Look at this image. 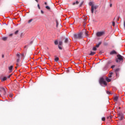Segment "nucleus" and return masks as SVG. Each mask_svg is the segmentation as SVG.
<instances>
[{
	"label": "nucleus",
	"mask_w": 125,
	"mask_h": 125,
	"mask_svg": "<svg viewBox=\"0 0 125 125\" xmlns=\"http://www.w3.org/2000/svg\"><path fill=\"white\" fill-rule=\"evenodd\" d=\"M2 40V41H6L7 40V37H3Z\"/></svg>",
	"instance_id": "nucleus-18"
},
{
	"label": "nucleus",
	"mask_w": 125,
	"mask_h": 125,
	"mask_svg": "<svg viewBox=\"0 0 125 125\" xmlns=\"http://www.w3.org/2000/svg\"><path fill=\"white\" fill-rule=\"evenodd\" d=\"M37 6H38L39 9H41V7L40 6V4H38L37 5Z\"/></svg>",
	"instance_id": "nucleus-36"
},
{
	"label": "nucleus",
	"mask_w": 125,
	"mask_h": 125,
	"mask_svg": "<svg viewBox=\"0 0 125 125\" xmlns=\"http://www.w3.org/2000/svg\"><path fill=\"white\" fill-rule=\"evenodd\" d=\"M67 73H69V69L67 70Z\"/></svg>",
	"instance_id": "nucleus-54"
},
{
	"label": "nucleus",
	"mask_w": 125,
	"mask_h": 125,
	"mask_svg": "<svg viewBox=\"0 0 125 125\" xmlns=\"http://www.w3.org/2000/svg\"><path fill=\"white\" fill-rule=\"evenodd\" d=\"M118 117L119 121H123V120H124V118H125L124 116V114H123L122 113H119Z\"/></svg>",
	"instance_id": "nucleus-5"
},
{
	"label": "nucleus",
	"mask_w": 125,
	"mask_h": 125,
	"mask_svg": "<svg viewBox=\"0 0 125 125\" xmlns=\"http://www.w3.org/2000/svg\"><path fill=\"white\" fill-rule=\"evenodd\" d=\"M58 47H59V49H60L61 50H62V48L61 46L59 45Z\"/></svg>",
	"instance_id": "nucleus-34"
},
{
	"label": "nucleus",
	"mask_w": 125,
	"mask_h": 125,
	"mask_svg": "<svg viewBox=\"0 0 125 125\" xmlns=\"http://www.w3.org/2000/svg\"><path fill=\"white\" fill-rule=\"evenodd\" d=\"M104 35H105L104 31L98 32L96 33L97 37H102Z\"/></svg>",
	"instance_id": "nucleus-4"
},
{
	"label": "nucleus",
	"mask_w": 125,
	"mask_h": 125,
	"mask_svg": "<svg viewBox=\"0 0 125 125\" xmlns=\"http://www.w3.org/2000/svg\"><path fill=\"white\" fill-rule=\"evenodd\" d=\"M68 42H69V40L68 39V38H65L64 39L65 43H67Z\"/></svg>",
	"instance_id": "nucleus-15"
},
{
	"label": "nucleus",
	"mask_w": 125,
	"mask_h": 125,
	"mask_svg": "<svg viewBox=\"0 0 125 125\" xmlns=\"http://www.w3.org/2000/svg\"><path fill=\"white\" fill-rule=\"evenodd\" d=\"M110 7H112V4H110Z\"/></svg>",
	"instance_id": "nucleus-52"
},
{
	"label": "nucleus",
	"mask_w": 125,
	"mask_h": 125,
	"mask_svg": "<svg viewBox=\"0 0 125 125\" xmlns=\"http://www.w3.org/2000/svg\"><path fill=\"white\" fill-rule=\"evenodd\" d=\"M112 76H113V72H110L108 74L109 78H112Z\"/></svg>",
	"instance_id": "nucleus-14"
},
{
	"label": "nucleus",
	"mask_w": 125,
	"mask_h": 125,
	"mask_svg": "<svg viewBox=\"0 0 125 125\" xmlns=\"http://www.w3.org/2000/svg\"><path fill=\"white\" fill-rule=\"evenodd\" d=\"M24 47L26 48V46Z\"/></svg>",
	"instance_id": "nucleus-58"
},
{
	"label": "nucleus",
	"mask_w": 125,
	"mask_h": 125,
	"mask_svg": "<svg viewBox=\"0 0 125 125\" xmlns=\"http://www.w3.org/2000/svg\"><path fill=\"white\" fill-rule=\"evenodd\" d=\"M107 94H111V92H110L109 91H106Z\"/></svg>",
	"instance_id": "nucleus-35"
},
{
	"label": "nucleus",
	"mask_w": 125,
	"mask_h": 125,
	"mask_svg": "<svg viewBox=\"0 0 125 125\" xmlns=\"http://www.w3.org/2000/svg\"><path fill=\"white\" fill-rule=\"evenodd\" d=\"M17 65L18 66V63H17Z\"/></svg>",
	"instance_id": "nucleus-57"
},
{
	"label": "nucleus",
	"mask_w": 125,
	"mask_h": 125,
	"mask_svg": "<svg viewBox=\"0 0 125 125\" xmlns=\"http://www.w3.org/2000/svg\"><path fill=\"white\" fill-rule=\"evenodd\" d=\"M18 34H19V30H17V31L15 32V35H18Z\"/></svg>",
	"instance_id": "nucleus-22"
},
{
	"label": "nucleus",
	"mask_w": 125,
	"mask_h": 125,
	"mask_svg": "<svg viewBox=\"0 0 125 125\" xmlns=\"http://www.w3.org/2000/svg\"><path fill=\"white\" fill-rule=\"evenodd\" d=\"M95 54V52L91 51V53L89 54V55H91V56H93Z\"/></svg>",
	"instance_id": "nucleus-10"
},
{
	"label": "nucleus",
	"mask_w": 125,
	"mask_h": 125,
	"mask_svg": "<svg viewBox=\"0 0 125 125\" xmlns=\"http://www.w3.org/2000/svg\"><path fill=\"white\" fill-rule=\"evenodd\" d=\"M97 50V48H96V47H94L93 48V50H94V51H95Z\"/></svg>",
	"instance_id": "nucleus-26"
},
{
	"label": "nucleus",
	"mask_w": 125,
	"mask_h": 125,
	"mask_svg": "<svg viewBox=\"0 0 125 125\" xmlns=\"http://www.w3.org/2000/svg\"><path fill=\"white\" fill-rule=\"evenodd\" d=\"M19 35H20L21 38H22V36H23V33L20 32V33H19Z\"/></svg>",
	"instance_id": "nucleus-25"
},
{
	"label": "nucleus",
	"mask_w": 125,
	"mask_h": 125,
	"mask_svg": "<svg viewBox=\"0 0 125 125\" xmlns=\"http://www.w3.org/2000/svg\"><path fill=\"white\" fill-rule=\"evenodd\" d=\"M76 4H79V1H76V2H74L72 3L73 5H76Z\"/></svg>",
	"instance_id": "nucleus-12"
},
{
	"label": "nucleus",
	"mask_w": 125,
	"mask_h": 125,
	"mask_svg": "<svg viewBox=\"0 0 125 125\" xmlns=\"http://www.w3.org/2000/svg\"><path fill=\"white\" fill-rule=\"evenodd\" d=\"M111 68H112V69H114V68H115V65H112Z\"/></svg>",
	"instance_id": "nucleus-40"
},
{
	"label": "nucleus",
	"mask_w": 125,
	"mask_h": 125,
	"mask_svg": "<svg viewBox=\"0 0 125 125\" xmlns=\"http://www.w3.org/2000/svg\"><path fill=\"white\" fill-rule=\"evenodd\" d=\"M21 58H24V53L21 54Z\"/></svg>",
	"instance_id": "nucleus-28"
},
{
	"label": "nucleus",
	"mask_w": 125,
	"mask_h": 125,
	"mask_svg": "<svg viewBox=\"0 0 125 125\" xmlns=\"http://www.w3.org/2000/svg\"><path fill=\"white\" fill-rule=\"evenodd\" d=\"M124 28H125V21H124Z\"/></svg>",
	"instance_id": "nucleus-45"
},
{
	"label": "nucleus",
	"mask_w": 125,
	"mask_h": 125,
	"mask_svg": "<svg viewBox=\"0 0 125 125\" xmlns=\"http://www.w3.org/2000/svg\"><path fill=\"white\" fill-rule=\"evenodd\" d=\"M41 13H42V14H43V13H44L43 11L41 10Z\"/></svg>",
	"instance_id": "nucleus-42"
},
{
	"label": "nucleus",
	"mask_w": 125,
	"mask_h": 125,
	"mask_svg": "<svg viewBox=\"0 0 125 125\" xmlns=\"http://www.w3.org/2000/svg\"><path fill=\"white\" fill-rule=\"evenodd\" d=\"M112 26H113V27H115V22L114 21L112 22Z\"/></svg>",
	"instance_id": "nucleus-38"
},
{
	"label": "nucleus",
	"mask_w": 125,
	"mask_h": 125,
	"mask_svg": "<svg viewBox=\"0 0 125 125\" xmlns=\"http://www.w3.org/2000/svg\"><path fill=\"white\" fill-rule=\"evenodd\" d=\"M116 62H117V63H118V62H119V60L117 59V60H116Z\"/></svg>",
	"instance_id": "nucleus-44"
},
{
	"label": "nucleus",
	"mask_w": 125,
	"mask_h": 125,
	"mask_svg": "<svg viewBox=\"0 0 125 125\" xmlns=\"http://www.w3.org/2000/svg\"><path fill=\"white\" fill-rule=\"evenodd\" d=\"M45 8L46 9H47L48 10H50V7L48 6H45Z\"/></svg>",
	"instance_id": "nucleus-17"
},
{
	"label": "nucleus",
	"mask_w": 125,
	"mask_h": 125,
	"mask_svg": "<svg viewBox=\"0 0 125 125\" xmlns=\"http://www.w3.org/2000/svg\"><path fill=\"white\" fill-rule=\"evenodd\" d=\"M73 37L74 39L76 40H81V39H83V33L80 32L77 34H74Z\"/></svg>",
	"instance_id": "nucleus-2"
},
{
	"label": "nucleus",
	"mask_w": 125,
	"mask_h": 125,
	"mask_svg": "<svg viewBox=\"0 0 125 125\" xmlns=\"http://www.w3.org/2000/svg\"><path fill=\"white\" fill-rule=\"evenodd\" d=\"M83 2H82L80 4V7H81V6H82V5H83Z\"/></svg>",
	"instance_id": "nucleus-39"
},
{
	"label": "nucleus",
	"mask_w": 125,
	"mask_h": 125,
	"mask_svg": "<svg viewBox=\"0 0 125 125\" xmlns=\"http://www.w3.org/2000/svg\"><path fill=\"white\" fill-rule=\"evenodd\" d=\"M118 99H119V97L115 96L114 98V101L115 102H117V101H118Z\"/></svg>",
	"instance_id": "nucleus-8"
},
{
	"label": "nucleus",
	"mask_w": 125,
	"mask_h": 125,
	"mask_svg": "<svg viewBox=\"0 0 125 125\" xmlns=\"http://www.w3.org/2000/svg\"><path fill=\"white\" fill-rule=\"evenodd\" d=\"M119 20H120V17H118L117 18V21H119Z\"/></svg>",
	"instance_id": "nucleus-43"
},
{
	"label": "nucleus",
	"mask_w": 125,
	"mask_h": 125,
	"mask_svg": "<svg viewBox=\"0 0 125 125\" xmlns=\"http://www.w3.org/2000/svg\"><path fill=\"white\" fill-rule=\"evenodd\" d=\"M85 36H88L87 33L85 32Z\"/></svg>",
	"instance_id": "nucleus-49"
},
{
	"label": "nucleus",
	"mask_w": 125,
	"mask_h": 125,
	"mask_svg": "<svg viewBox=\"0 0 125 125\" xmlns=\"http://www.w3.org/2000/svg\"><path fill=\"white\" fill-rule=\"evenodd\" d=\"M15 68H16V69H17V66H16Z\"/></svg>",
	"instance_id": "nucleus-55"
},
{
	"label": "nucleus",
	"mask_w": 125,
	"mask_h": 125,
	"mask_svg": "<svg viewBox=\"0 0 125 125\" xmlns=\"http://www.w3.org/2000/svg\"><path fill=\"white\" fill-rule=\"evenodd\" d=\"M2 82H4V81H6V77H4L1 79Z\"/></svg>",
	"instance_id": "nucleus-21"
},
{
	"label": "nucleus",
	"mask_w": 125,
	"mask_h": 125,
	"mask_svg": "<svg viewBox=\"0 0 125 125\" xmlns=\"http://www.w3.org/2000/svg\"><path fill=\"white\" fill-rule=\"evenodd\" d=\"M55 44L57 45L58 44V41H55L54 42Z\"/></svg>",
	"instance_id": "nucleus-27"
},
{
	"label": "nucleus",
	"mask_w": 125,
	"mask_h": 125,
	"mask_svg": "<svg viewBox=\"0 0 125 125\" xmlns=\"http://www.w3.org/2000/svg\"><path fill=\"white\" fill-rule=\"evenodd\" d=\"M89 5L91 6V12L92 14H93V13L94 12V10H96L97 8H98V6L95 5L94 4V2L93 1H90L89 3Z\"/></svg>",
	"instance_id": "nucleus-1"
},
{
	"label": "nucleus",
	"mask_w": 125,
	"mask_h": 125,
	"mask_svg": "<svg viewBox=\"0 0 125 125\" xmlns=\"http://www.w3.org/2000/svg\"><path fill=\"white\" fill-rule=\"evenodd\" d=\"M10 36H12V34H10Z\"/></svg>",
	"instance_id": "nucleus-56"
},
{
	"label": "nucleus",
	"mask_w": 125,
	"mask_h": 125,
	"mask_svg": "<svg viewBox=\"0 0 125 125\" xmlns=\"http://www.w3.org/2000/svg\"><path fill=\"white\" fill-rule=\"evenodd\" d=\"M101 43H102V42H99V43L96 45V47H98L99 46H100V44H101Z\"/></svg>",
	"instance_id": "nucleus-16"
},
{
	"label": "nucleus",
	"mask_w": 125,
	"mask_h": 125,
	"mask_svg": "<svg viewBox=\"0 0 125 125\" xmlns=\"http://www.w3.org/2000/svg\"><path fill=\"white\" fill-rule=\"evenodd\" d=\"M63 44V42H62V41H60L59 42V45H62V44Z\"/></svg>",
	"instance_id": "nucleus-20"
},
{
	"label": "nucleus",
	"mask_w": 125,
	"mask_h": 125,
	"mask_svg": "<svg viewBox=\"0 0 125 125\" xmlns=\"http://www.w3.org/2000/svg\"><path fill=\"white\" fill-rule=\"evenodd\" d=\"M1 89L2 90H3V91H5V88H4V87H1Z\"/></svg>",
	"instance_id": "nucleus-33"
},
{
	"label": "nucleus",
	"mask_w": 125,
	"mask_h": 125,
	"mask_svg": "<svg viewBox=\"0 0 125 125\" xmlns=\"http://www.w3.org/2000/svg\"><path fill=\"white\" fill-rule=\"evenodd\" d=\"M2 58H4V55H2Z\"/></svg>",
	"instance_id": "nucleus-46"
},
{
	"label": "nucleus",
	"mask_w": 125,
	"mask_h": 125,
	"mask_svg": "<svg viewBox=\"0 0 125 125\" xmlns=\"http://www.w3.org/2000/svg\"><path fill=\"white\" fill-rule=\"evenodd\" d=\"M17 56L18 57V58H20V53H18L17 54Z\"/></svg>",
	"instance_id": "nucleus-23"
},
{
	"label": "nucleus",
	"mask_w": 125,
	"mask_h": 125,
	"mask_svg": "<svg viewBox=\"0 0 125 125\" xmlns=\"http://www.w3.org/2000/svg\"><path fill=\"white\" fill-rule=\"evenodd\" d=\"M99 83L100 84H104V85H107V82L104 80V78H101L100 79Z\"/></svg>",
	"instance_id": "nucleus-3"
},
{
	"label": "nucleus",
	"mask_w": 125,
	"mask_h": 125,
	"mask_svg": "<svg viewBox=\"0 0 125 125\" xmlns=\"http://www.w3.org/2000/svg\"><path fill=\"white\" fill-rule=\"evenodd\" d=\"M32 21H33V19H32L29 20L28 21V24H30V23H31L32 22Z\"/></svg>",
	"instance_id": "nucleus-24"
},
{
	"label": "nucleus",
	"mask_w": 125,
	"mask_h": 125,
	"mask_svg": "<svg viewBox=\"0 0 125 125\" xmlns=\"http://www.w3.org/2000/svg\"><path fill=\"white\" fill-rule=\"evenodd\" d=\"M20 61V58H18V59L17 60V63H19Z\"/></svg>",
	"instance_id": "nucleus-32"
},
{
	"label": "nucleus",
	"mask_w": 125,
	"mask_h": 125,
	"mask_svg": "<svg viewBox=\"0 0 125 125\" xmlns=\"http://www.w3.org/2000/svg\"><path fill=\"white\" fill-rule=\"evenodd\" d=\"M36 1H37V2H39V0H35Z\"/></svg>",
	"instance_id": "nucleus-51"
},
{
	"label": "nucleus",
	"mask_w": 125,
	"mask_h": 125,
	"mask_svg": "<svg viewBox=\"0 0 125 125\" xmlns=\"http://www.w3.org/2000/svg\"><path fill=\"white\" fill-rule=\"evenodd\" d=\"M6 88L5 89V91H4V93H3V94L4 95H5V94H6Z\"/></svg>",
	"instance_id": "nucleus-31"
},
{
	"label": "nucleus",
	"mask_w": 125,
	"mask_h": 125,
	"mask_svg": "<svg viewBox=\"0 0 125 125\" xmlns=\"http://www.w3.org/2000/svg\"><path fill=\"white\" fill-rule=\"evenodd\" d=\"M117 57H118V59L119 60H120V61H122V60H123V56H122V55H117Z\"/></svg>",
	"instance_id": "nucleus-6"
},
{
	"label": "nucleus",
	"mask_w": 125,
	"mask_h": 125,
	"mask_svg": "<svg viewBox=\"0 0 125 125\" xmlns=\"http://www.w3.org/2000/svg\"><path fill=\"white\" fill-rule=\"evenodd\" d=\"M30 43H31V44L33 43V41H31V42H30Z\"/></svg>",
	"instance_id": "nucleus-53"
},
{
	"label": "nucleus",
	"mask_w": 125,
	"mask_h": 125,
	"mask_svg": "<svg viewBox=\"0 0 125 125\" xmlns=\"http://www.w3.org/2000/svg\"><path fill=\"white\" fill-rule=\"evenodd\" d=\"M105 80L107 83H110V82H111V79H109L108 77H106Z\"/></svg>",
	"instance_id": "nucleus-11"
},
{
	"label": "nucleus",
	"mask_w": 125,
	"mask_h": 125,
	"mask_svg": "<svg viewBox=\"0 0 125 125\" xmlns=\"http://www.w3.org/2000/svg\"><path fill=\"white\" fill-rule=\"evenodd\" d=\"M55 61H56V62H57V61H59V58L55 56Z\"/></svg>",
	"instance_id": "nucleus-13"
},
{
	"label": "nucleus",
	"mask_w": 125,
	"mask_h": 125,
	"mask_svg": "<svg viewBox=\"0 0 125 125\" xmlns=\"http://www.w3.org/2000/svg\"><path fill=\"white\" fill-rule=\"evenodd\" d=\"M8 69L10 72H11V71H12V69H13V66L11 65L9 67Z\"/></svg>",
	"instance_id": "nucleus-9"
},
{
	"label": "nucleus",
	"mask_w": 125,
	"mask_h": 125,
	"mask_svg": "<svg viewBox=\"0 0 125 125\" xmlns=\"http://www.w3.org/2000/svg\"><path fill=\"white\" fill-rule=\"evenodd\" d=\"M13 95L12 94H10L9 95V97L12 98V97H13Z\"/></svg>",
	"instance_id": "nucleus-37"
},
{
	"label": "nucleus",
	"mask_w": 125,
	"mask_h": 125,
	"mask_svg": "<svg viewBox=\"0 0 125 125\" xmlns=\"http://www.w3.org/2000/svg\"><path fill=\"white\" fill-rule=\"evenodd\" d=\"M119 71H120V68H117V69H115V72L116 73H118V72H119Z\"/></svg>",
	"instance_id": "nucleus-19"
},
{
	"label": "nucleus",
	"mask_w": 125,
	"mask_h": 125,
	"mask_svg": "<svg viewBox=\"0 0 125 125\" xmlns=\"http://www.w3.org/2000/svg\"><path fill=\"white\" fill-rule=\"evenodd\" d=\"M111 63H112V62H108V64H111Z\"/></svg>",
	"instance_id": "nucleus-47"
},
{
	"label": "nucleus",
	"mask_w": 125,
	"mask_h": 125,
	"mask_svg": "<svg viewBox=\"0 0 125 125\" xmlns=\"http://www.w3.org/2000/svg\"><path fill=\"white\" fill-rule=\"evenodd\" d=\"M12 75H10L9 76H8V79H9L11 77Z\"/></svg>",
	"instance_id": "nucleus-41"
},
{
	"label": "nucleus",
	"mask_w": 125,
	"mask_h": 125,
	"mask_svg": "<svg viewBox=\"0 0 125 125\" xmlns=\"http://www.w3.org/2000/svg\"><path fill=\"white\" fill-rule=\"evenodd\" d=\"M113 54H117V52L115 50H113L110 52V55H113Z\"/></svg>",
	"instance_id": "nucleus-7"
},
{
	"label": "nucleus",
	"mask_w": 125,
	"mask_h": 125,
	"mask_svg": "<svg viewBox=\"0 0 125 125\" xmlns=\"http://www.w3.org/2000/svg\"><path fill=\"white\" fill-rule=\"evenodd\" d=\"M44 4H45V5H46L47 4V3L46 2H44Z\"/></svg>",
	"instance_id": "nucleus-48"
},
{
	"label": "nucleus",
	"mask_w": 125,
	"mask_h": 125,
	"mask_svg": "<svg viewBox=\"0 0 125 125\" xmlns=\"http://www.w3.org/2000/svg\"><path fill=\"white\" fill-rule=\"evenodd\" d=\"M56 27H57V28H58V21H56Z\"/></svg>",
	"instance_id": "nucleus-30"
},
{
	"label": "nucleus",
	"mask_w": 125,
	"mask_h": 125,
	"mask_svg": "<svg viewBox=\"0 0 125 125\" xmlns=\"http://www.w3.org/2000/svg\"><path fill=\"white\" fill-rule=\"evenodd\" d=\"M116 75L118 76V72H116Z\"/></svg>",
	"instance_id": "nucleus-50"
},
{
	"label": "nucleus",
	"mask_w": 125,
	"mask_h": 125,
	"mask_svg": "<svg viewBox=\"0 0 125 125\" xmlns=\"http://www.w3.org/2000/svg\"><path fill=\"white\" fill-rule=\"evenodd\" d=\"M105 117H102V121H103V122H105Z\"/></svg>",
	"instance_id": "nucleus-29"
}]
</instances>
